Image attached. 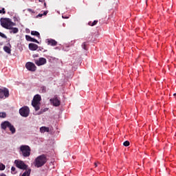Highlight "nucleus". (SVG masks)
Here are the masks:
<instances>
[{
  "label": "nucleus",
  "instance_id": "1",
  "mask_svg": "<svg viewBox=\"0 0 176 176\" xmlns=\"http://www.w3.org/2000/svg\"><path fill=\"white\" fill-rule=\"evenodd\" d=\"M47 162V158L46 157V155H41L35 159L34 162V164L35 167H37V168H39V167H42L43 166H45Z\"/></svg>",
  "mask_w": 176,
  "mask_h": 176
},
{
  "label": "nucleus",
  "instance_id": "2",
  "mask_svg": "<svg viewBox=\"0 0 176 176\" xmlns=\"http://www.w3.org/2000/svg\"><path fill=\"white\" fill-rule=\"evenodd\" d=\"M0 23L1 27H3V28H6V30L10 29V27L16 25V23L12 22V19L9 18H1L0 19Z\"/></svg>",
  "mask_w": 176,
  "mask_h": 176
},
{
  "label": "nucleus",
  "instance_id": "3",
  "mask_svg": "<svg viewBox=\"0 0 176 176\" xmlns=\"http://www.w3.org/2000/svg\"><path fill=\"white\" fill-rule=\"evenodd\" d=\"M20 155L23 157H30L31 155V147L28 145H21L20 146Z\"/></svg>",
  "mask_w": 176,
  "mask_h": 176
},
{
  "label": "nucleus",
  "instance_id": "4",
  "mask_svg": "<svg viewBox=\"0 0 176 176\" xmlns=\"http://www.w3.org/2000/svg\"><path fill=\"white\" fill-rule=\"evenodd\" d=\"M41 100H42L41 95L36 94L34 96L32 102V105L34 107L35 111H39V109H41Z\"/></svg>",
  "mask_w": 176,
  "mask_h": 176
},
{
  "label": "nucleus",
  "instance_id": "5",
  "mask_svg": "<svg viewBox=\"0 0 176 176\" xmlns=\"http://www.w3.org/2000/svg\"><path fill=\"white\" fill-rule=\"evenodd\" d=\"M14 164L16 165V167L20 168V170H25V171L28 170V165L25 164V163L21 160H16L14 161Z\"/></svg>",
  "mask_w": 176,
  "mask_h": 176
},
{
  "label": "nucleus",
  "instance_id": "6",
  "mask_svg": "<svg viewBox=\"0 0 176 176\" xmlns=\"http://www.w3.org/2000/svg\"><path fill=\"white\" fill-rule=\"evenodd\" d=\"M19 113L21 116H23V118H28L30 115V108H28L27 106L21 107L19 109Z\"/></svg>",
  "mask_w": 176,
  "mask_h": 176
},
{
  "label": "nucleus",
  "instance_id": "7",
  "mask_svg": "<svg viewBox=\"0 0 176 176\" xmlns=\"http://www.w3.org/2000/svg\"><path fill=\"white\" fill-rule=\"evenodd\" d=\"M25 68L28 71H31V72H35V71H36V66H35V64H34L31 62H28L25 64Z\"/></svg>",
  "mask_w": 176,
  "mask_h": 176
},
{
  "label": "nucleus",
  "instance_id": "8",
  "mask_svg": "<svg viewBox=\"0 0 176 176\" xmlns=\"http://www.w3.org/2000/svg\"><path fill=\"white\" fill-rule=\"evenodd\" d=\"M9 89L8 88L0 89V98H5L9 97Z\"/></svg>",
  "mask_w": 176,
  "mask_h": 176
},
{
  "label": "nucleus",
  "instance_id": "9",
  "mask_svg": "<svg viewBox=\"0 0 176 176\" xmlns=\"http://www.w3.org/2000/svg\"><path fill=\"white\" fill-rule=\"evenodd\" d=\"M51 104L54 105V107H60L61 102H60L58 98L54 97V98H51L50 100Z\"/></svg>",
  "mask_w": 176,
  "mask_h": 176
},
{
  "label": "nucleus",
  "instance_id": "10",
  "mask_svg": "<svg viewBox=\"0 0 176 176\" xmlns=\"http://www.w3.org/2000/svg\"><path fill=\"white\" fill-rule=\"evenodd\" d=\"M46 63L47 60L45 58H39L38 60H35V64H36L38 67H41V65H45Z\"/></svg>",
  "mask_w": 176,
  "mask_h": 176
},
{
  "label": "nucleus",
  "instance_id": "11",
  "mask_svg": "<svg viewBox=\"0 0 176 176\" xmlns=\"http://www.w3.org/2000/svg\"><path fill=\"white\" fill-rule=\"evenodd\" d=\"M10 122L8 121H5L1 124V127L3 130H6L10 126Z\"/></svg>",
  "mask_w": 176,
  "mask_h": 176
},
{
  "label": "nucleus",
  "instance_id": "12",
  "mask_svg": "<svg viewBox=\"0 0 176 176\" xmlns=\"http://www.w3.org/2000/svg\"><path fill=\"white\" fill-rule=\"evenodd\" d=\"M29 49H30V50L34 52L35 50H36L38 49V45L34 44V43H30Z\"/></svg>",
  "mask_w": 176,
  "mask_h": 176
},
{
  "label": "nucleus",
  "instance_id": "13",
  "mask_svg": "<svg viewBox=\"0 0 176 176\" xmlns=\"http://www.w3.org/2000/svg\"><path fill=\"white\" fill-rule=\"evenodd\" d=\"M47 45H50V46H57V41L54 39H47Z\"/></svg>",
  "mask_w": 176,
  "mask_h": 176
},
{
  "label": "nucleus",
  "instance_id": "14",
  "mask_svg": "<svg viewBox=\"0 0 176 176\" xmlns=\"http://www.w3.org/2000/svg\"><path fill=\"white\" fill-rule=\"evenodd\" d=\"M10 30V34H17L19 32V28H13V26H10V28L8 29Z\"/></svg>",
  "mask_w": 176,
  "mask_h": 176
},
{
  "label": "nucleus",
  "instance_id": "15",
  "mask_svg": "<svg viewBox=\"0 0 176 176\" xmlns=\"http://www.w3.org/2000/svg\"><path fill=\"white\" fill-rule=\"evenodd\" d=\"M40 131L41 133H49V127H46V126H41L40 128Z\"/></svg>",
  "mask_w": 176,
  "mask_h": 176
},
{
  "label": "nucleus",
  "instance_id": "16",
  "mask_svg": "<svg viewBox=\"0 0 176 176\" xmlns=\"http://www.w3.org/2000/svg\"><path fill=\"white\" fill-rule=\"evenodd\" d=\"M8 129L10 131H11L12 134H14V133H16V128H14L12 124H10V125L8 126Z\"/></svg>",
  "mask_w": 176,
  "mask_h": 176
},
{
  "label": "nucleus",
  "instance_id": "17",
  "mask_svg": "<svg viewBox=\"0 0 176 176\" xmlns=\"http://www.w3.org/2000/svg\"><path fill=\"white\" fill-rule=\"evenodd\" d=\"M3 50L4 52H6V53H8V54H10V53H12V50L8 46H4Z\"/></svg>",
  "mask_w": 176,
  "mask_h": 176
},
{
  "label": "nucleus",
  "instance_id": "18",
  "mask_svg": "<svg viewBox=\"0 0 176 176\" xmlns=\"http://www.w3.org/2000/svg\"><path fill=\"white\" fill-rule=\"evenodd\" d=\"M31 35H33L34 36H37V38H41V34H39L37 31H32Z\"/></svg>",
  "mask_w": 176,
  "mask_h": 176
},
{
  "label": "nucleus",
  "instance_id": "19",
  "mask_svg": "<svg viewBox=\"0 0 176 176\" xmlns=\"http://www.w3.org/2000/svg\"><path fill=\"white\" fill-rule=\"evenodd\" d=\"M31 175V169L26 170L23 174L22 176H30Z\"/></svg>",
  "mask_w": 176,
  "mask_h": 176
},
{
  "label": "nucleus",
  "instance_id": "20",
  "mask_svg": "<svg viewBox=\"0 0 176 176\" xmlns=\"http://www.w3.org/2000/svg\"><path fill=\"white\" fill-rule=\"evenodd\" d=\"M97 23H98V21H94V22H91V21L89 22L88 24L91 27H94V25H96Z\"/></svg>",
  "mask_w": 176,
  "mask_h": 176
},
{
  "label": "nucleus",
  "instance_id": "21",
  "mask_svg": "<svg viewBox=\"0 0 176 176\" xmlns=\"http://www.w3.org/2000/svg\"><path fill=\"white\" fill-rule=\"evenodd\" d=\"M11 173H12V174H17V172H16V168H15L14 166H12V167L11 168Z\"/></svg>",
  "mask_w": 176,
  "mask_h": 176
},
{
  "label": "nucleus",
  "instance_id": "22",
  "mask_svg": "<svg viewBox=\"0 0 176 176\" xmlns=\"http://www.w3.org/2000/svg\"><path fill=\"white\" fill-rule=\"evenodd\" d=\"M6 168V166L3 164H0V170H3Z\"/></svg>",
  "mask_w": 176,
  "mask_h": 176
},
{
  "label": "nucleus",
  "instance_id": "23",
  "mask_svg": "<svg viewBox=\"0 0 176 176\" xmlns=\"http://www.w3.org/2000/svg\"><path fill=\"white\" fill-rule=\"evenodd\" d=\"M30 42H35V43H39V41H38V40L32 37L30 38Z\"/></svg>",
  "mask_w": 176,
  "mask_h": 176
},
{
  "label": "nucleus",
  "instance_id": "24",
  "mask_svg": "<svg viewBox=\"0 0 176 176\" xmlns=\"http://www.w3.org/2000/svg\"><path fill=\"white\" fill-rule=\"evenodd\" d=\"M123 145L124 146H129L130 145V142L126 140L123 143Z\"/></svg>",
  "mask_w": 176,
  "mask_h": 176
},
{
  "label": "nucleus",
  "instance_id": "25",
  "mask_svg": "<svg viewBox=\"0 0 176 176\" xmlns=\"http://www.w3.org/2000/svg\"><path fill=\"white\" fill-rule=\"evenodd\" d=\"M0 36H1V38H4V39H6L8 38V36H6V35H5V34H3L1 32H0Z\"/></svg>",
  "mask_w": 176,
  "mask_h": 176
},
{
  "label": "nucleus",
  "instance_id": "26",
  "mask_svg": "<svg viewBox=\"0 0 176 176\" xmlns=\"http://www.w3.org/2000/svg\"><path fill=\"white\" fill-rule=\"evenodd\" d=\"M31 36H28V35H26L25 36V38H26V41H28L29 42H31Z\"/></svg>",
  "mask_w": 176,
  "mask_h": 176
},
{
  "label": "nucleus",
  "instance_id": "27",
  "mask_svg": "<svg viewBox=\"0 0 176 176\" xmlns=\"http://www.w3.org/2000/svg\"><path fill=\"white\" fill-rule=\"evenodd\" d=\"M82 47L84 49V50H87V47H86V43H83L82 44Z\"/></svg>",
  "mask_w": 176,
  "mask_h": 176
},
{
  "label": "nucleus",
  "instance_id": "28",
  "mask_svg": "<svg viewBox=\"0 0 176 176\" xmlns=\"http://www.w3.org/2000/svg\"><path fill=\"white\" fill-rule=\"evenodd\" d=\"M0 118H6V113H0Z\"/></svg>",
  "mask_w": 176,
  "mask_h": 176
},
{
  "label": "nucleus",
  "instance_id": "29",
  "mask_svg": "<svg viewBox=\"0 0 176 176\" xmlns=\"http://www.w3.org/2000/svg\"><path fill=\"white\" fill-rule=\"evenodd\" d=\"M47 108H45V109H42L41 110V111H40V113H43V112H46V111H47Z\"/></svg>",
  "mask_w": 176,
  "mask_h": 176
},
{
  "label": "nucleus",
  "instance_id": "30",
  "mask_svg": "<svg viewBox=\"0 0 176 176\" xmlns=\"http://www.w3.org/2000/svg\"><path fill=\"white\" fill-rule=\"evenodd\" d=\"M0 13H3V14H5V13H6V12L5 11V8H2L1 10H0Z\"/></svg>",
  "mask_w": 176,
  "mask_h": 176
},
{
  "label": "nucleus",
  "instance_id": "31",
  "mask_svg": "<svg viewBox=\"0 0 176 176\" xmlns=\"http://www.w3.org/2000/svg\"><path fill=\"white\" fill-rule=\"evenodd\" d=\"M28 12H30V13H35V11H34L31 8H28Z\"/></svg>",
  "mask_w": 176,
  "mask_h": 176
},
{
  "label": "nucleus",
  "instance_id": "32",
  "mask_svg": "<svg viewBox=\"0 0 176 176\" xmlns=\"http://www.w3.org/2000/svg\"><path fill=\"white\" fill-rule=\"evenodd\" d=\"M47 13H49V11H45L43 14V16H46V14H47Z\"/></svg>",
  "mask_w": 176,
  "mask_h": 176
},
{
  "label": "nucleus",
  "instance_id": "33",
  "mask_svg": "<svg viewBox=\"0 0 176 176\" xmlns=\"http://www.w3.org/2000/svg\"><path fill=\"white\" fill-rule=\"evenodd\" d=\"M43 16V14H38L36 17H42Z\"/></svg>",
  "mask_w": 176,
  "mask_h": 176
},
{
  "label": "nucleus",
  "instance_id": "34",
  "mask_svg": "<svg viewBox=\"0 0 176 176\" xmlns=\"http://www.w3.org/2000/svg\"><path fill=\"white\" fill-rule=\"evenodd\" d=\"M42 90H43V91H46V88L45 87H42Z\"/></svg>",
  "mask_w": 176,
  "mask_h": 176
},
{
  "label": "nucleus",
  "instance_id": "35",
  "mask_svg": "<svg viewBox=\"0 0 176 176\" xmlns=\"http://www.w3.org/2000/svg\"><path fill=\"white\" fill-rule=\"evenodd\" d=\"M34 57H38V54H34L33 55Z\"/></svg>",
  "mask_w": 176,
  "mask_h": 176
},
{
  "label": "nucleus",
  "instance_id": "36",
  "mask_svg": "<svg viewBox=\"0 0 176 176\" xmlns=\"http://www.w3.org/2000/svg\"><path fill=\"white\" fill-rule=\"evenodd\" d=\"M0 176H6L4 173L0 174Z\"/></svg>",
  "mask_w": 176,
  "mask_h": 176
},
{
  "label": "nucleus",
  "instance_id": "37",
  "mask_svg": "<svg viewBox=\"0 0 176 176\" xmlns=\"http://www.w3.org/2000/svg\"><path fill=\"white\" fill-rule=\"evenodd\" d=\"M39 2H45V0H38Z\"/></svg>",
  "mask_w": 176,
  "mask_h": 176
},
{
  "label": "nucleus",
  "instance_id": "38",
  "mask_svg": "<svg viewBox=\"0 0 176 176\" xmlns=\"http://www.w3.org/2000/svg\"><path fill=\"white\" fill-rule=\"evenodd\" d=\"M95 167H97V163H94Z\"/></svg>",
  "mask_w": 176,
  "mask_h": 176
},
{
  "label": "nucleus",
  "instance_id": "39",
  "mask_svg": "<svg viewBox=\"0 0 176 176\" xmlns=\"http://www.w3.org/2000/svg\"><path fill=\"white\" fill-rule=\"evenodd\" d=\"M44 6H45V7H46V3H44Z\"/></svg>",
  "mask_w": 176,
  "mask_h": 176
},
{
  "label": "nucleus",
  "instance_id": "40",
  "mask_svg": "<svg viewBox=\"0 0 176 176\" xmlns=\"http://www.w3.org/2000/svg\"><path fill=\"white\" fill-rule=\"evenodd\" d=\"M173 96H176V94H174Z\"/></svg>",
  "mask_w": 176,
  "mask_h": 176
}]
</instances>
